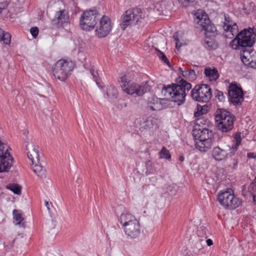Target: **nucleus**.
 <instances>
[{
    "label": "nucleus",
    "instance_id": "ea45409f",
    "mask_svg": "<svg viewBox=\"0 0 256 256\" xmlns=\"http://www.w3.org/2000/svg\"><path fill=\"white\" fill-rule=\"evenodd\" d=\"M250 188L253 190L254 192L256 193V178L251 183L248 189L250 190Z\"/></svg>",
    "mask_w": 256,
    "mask_h": 256
},
{
    "label": "nucleus",
    "instance_id": "39448f33",
    "mask_svg": "<svg viewBox=\"0 0 256 256\" xmlns=\"http://www.w3.org/2000/svg\"><path fill=\"white\" fill-rule=\"evenodd\" d=\"M118 81L122 90L128 94H136L138 96H141L150 90V86L147 83L140 85L135 83H130V80L124 74H121Z\"/></svg>",
    "mask_w": 256,
    "mask_h": 256
},
{
    "label": "nucleus",
    "instance_id": "2f4dec72",
    "mask_svg": "<svg viewBox=\"0 0 256 256\" xmlns=\"http://www.w3.org/2000/svg\"><path fill=\"white\" fill-rule=\"evenodd\" d=\"M207 112L206 108V106H201L198 105L196 110L194 111V115L196 117H198Z\"/></svg>",
    "mask_w": 256,
    "mask_h": 256
},
{
    "label": "nucleus",
    "instance_id": "8fccbe9b",
    "mask_svg": "<svg viewBox=\"0 0 256 256\" xmlns=\"http://www.w3.org/2000/svg\"><path fill=\"white\" fill-rule=\"evenodd\" d=\"M2 9L0 8V14L2 13Z\"/></svg>",
    "mask_w": 256,
    "mask_h": 256
},
{
    "label": "nucleus",
    "instance_id": "20e7f679",
    "mask_svg": "<svg viewBox=\"0 0 256 256\" xmlns=\"http://www.w3.org/2000/svg\"><path fill=\"white\" fill-rule=\"evenodd\" d=\"M215 121L218 128L222 132H227L232 130L234 116L224 109H218L215 113Z\"/></svg>",
    "mask_w": 256,
    "mask_h": 256
},
{
    "label": "nucleus",
    "instance_id": "f704fd0d",
    "mask_svg": "<svg viewBox=\"0 0 256 256\" xmlns=\"http://www.w3.org/2000/svg\"><path fill=\"white\" fill-rule=\"evenodd\" d=\"M155 50L158 52V56L159 58L161 59L168 66H170V62L164 54L156 48H155Z\"/></svg>",
    "mask_w": 256,
    "mask_h": 256
},
{
    "label": "nucleus",
    "instance_id": "473e14b6",
    "mask_svg": "<svg viewBox=\"0 0 256 256\" xmlns=\"http://www.w3.org/2000/svg\"><path fill=\"white\" fill-rule=\"evenodd\" d=\"M159 154L160 158H164L167 160H170L171 158V155L169 151L165 147H162Z\"/></svg>",
    "mask_w": 256,
    "mask_h": 256
},
{
    "label": "nucleus",
    "instance_id": "2eb2a0df",
    "mask_svg": "<svg viewBox=\"0 0 256 256\" xmlns=\"http://www.w3.org/2000/svg\"><path fill=\"white\" fill-rule=\"evenodd\" d=\"M228 96L234 105L241 104L244 100V93L241 88L232 83L228 87Z\"/></svg>",
    "mask_w": 256,
    "mask_h": 256
},
{
    "label": "nucleus",
    "instance_id": "a18cd8bd",
    "mask_svg": "<svg viewBox=\"0 0 256 256\" xmlns=\"http://www.w3.org/2000/svg\"><path fill=\"white\" fill-rule=\"evenodd\" d=\"M45 205H46V208H47L48 210H50V207H49V204H48V201H45Z\"/></svg>",
    "mask_w": 256,
    "mask_h": 256
},
{
    "label": "nucleus",
    "instance_id": "72a5a7b5",
    "mask_svg": "<svg viewBox=\"0 0 256 256\" xmlns=\"http://www.w3.org/2000/svg\"><path fill=\"white\" fill-rule=\"evenodd\" d=\"M239 40L238 38V36L236 35V38L232 40L230 42V46L234 50L240 49L241 46L238 44Z\"/></svg>",
    "mask_w": 256,
    "mask_h": 256
},
{
    "label": "nucleus",
    "instance_id": "79ce46f5",
    "mask_svg": "<svg viewBox=\"0 0 256 256\" xmlns=\"http://www.w3.org/2000/svg\"><path fill=\"white\" fill-rule=\"evenodd\" d=\"M247 156L250 158H256V154H254V152H249Z\"/></svg>",
    "mask_w": 256,
    "mask_h": 256
},
{
    "label": "nucleus",
    "instance_id": "c756f323",
    "mask_svg": "<svg viewBox=\"0 0 256 256\" xmlns=\"http://www.w3.org/2000/svg\"><path fill=\"white\" fill-rule=\"evenodd\" d=\"M204 46L206 48L209 50L216 49L218 46L217 44L215 42L214 40L208 38V36L204 39Z\"/></svg>",
    "mask_w": 256,
    "mask_h": 256
},
{
    "label": "nucleus",
    "instance_id": "9b49d317",
    "mask_svg": "<svg viewBox=\"0 0 256 256\" xmlns=\"http://www.w3.org/2000/svg\"><path fill=\"white\" fill-rule=\"evenodd\" d=\"M99 22L96 25L95 33L98 38L106 36L112 31L113 24L110 18L106 16L100 17Z\"/></svg>",
    "mask_w": 256,
    "mask_h": 256
},
{
    "label": "nucleus",
    "instance_id": "e433bc0d",
    "mask_svg": "<svg viewBox=\"0 0 256 256\" xmlns=\"http://www.w3.org/2000/svg\"><path fill=\"white\" fill-rule=\"evenodd\" d=\"M38 28L37 27H32L30 30V32L34 38L38 36Z\"/></svg>",
    "mask_w": 256,
    "mask_h": 256
},
{
    "label": "nucleus",
    "instance_id": "c85d7f7f",
    "mask_svg": "<svg viewBox=\"0 0 256 256\" xmlns=\"http://www.w3.org/2000/svg\"><path fill=\"white\" fill-rule=\"evenodd\" d=\"M0 40L6 44H9L11 42V35L0 28Z\"/></svg>",
    "mask_w": 256,
    "mask_h": 256
},
{
    "label": "nucleus",
    "instance_id": "ddd939ff",
    "mask_svg": "<svg viewBox=\"0 0 256 256\" xmlns=\"http://www.w3.org/2000/svg\"><path fill=\"white\" fill-rule=\"evenodd\" d=\"M194 22L197 24V28H199L202 32L206 35L210 34H214L216 32V28L214 26L211 24L210 21L207 14H203L201 16H196L194 19Z\"/></svg>",
    "mask_w": 256,
    "mask_h": 256
},
{
    "label": "nucleus",
    "instance_id": "9d476101",
    "mask_svg": "<svg viewBox=\"0 0 256 256\" xmlns=\"http://www.w3.org/2000/svg\"><path fill=\"white\" fill-rule=\"evenodd\" d=\"M9 146L0 140V172H7L12 166V158L8 152Z\"/></svg>",
    "mask_w": 256,
    "mask_h": 256
},
{
    "label": "nucleus",
    "instance_id": "f3484780",
    "mask_svg": "<svg viewBox=\"0 0 256 256\" xmlns=\"http://www.w3.org/2000/svg\"><path fill=\"white\" fill-rule=\"evenodd\" d=\"M26 149L28 151L27 156L31 161L32 164L39 163V152L38 146L34 144L32 139L28 141L26 144Z\"/></svg>",
    "mask_w": 256,
    "mask_h": 256
},
{
    "label": "nucleus",
    "instance_id": "393cba45",
    "mask_svg": "<svg viewBox=\"0 0 256 256\" xmlns=\"http://www.w3.org/2000/svg\"><path fill=\"white\" fill-rule=\"evenodd\" d=\"M198 74V71L196 72L194 70H185L182 72V76L190 80H194Z\"/></svg>",
    "mask_w": 256,
    "mask_h": 256
},
{
    "label": "nucleus",
    "instance_id": "dca6fc26",
    "mask_svg": "<svg viewBox=\"0 0 256 256\" xmlns=\"http://www.w3.org/2000/svg\"><path fill=\"white\" fill-rule=\"evenodd\" d=\"M240 52V58L244 64L256 68V52L244 50Z\"/></svg>",
    "mask_w": 256,
    "mask_h": 256
},
{
    "label": "nucleus",
    "instance_id": "c9c22d12",
    "mask_svg": "<svg viewBox=\"0 0 256 256\" xmlns=\"http://www.w3.org/2000/svg\"><path fill=\"white\" fill-rule=\"evenodd\" d=\"M174 38L176 41V48L178 50L182 46V43L178 38V32H176L174 35Z\"/></svg>",
    "mask_w": 256,
    "mask_h": 256
},
{
    "label": "nucleus",
    "instance_id": "a878e982",
    "mask_svg": "<svg viewBox=\"0 0 256 256\" xmlns=\"http://www.w3.org/2000/svg\"><path fill=\"white\" fill-rule=\"evenodd\" d=\"M234 140H236V144L232 146V148L230 147V154L232 156L234 154L235 152L238 150V146L240 144L242 138L241 134L240 132H236L234 136Z\"/></svg>",
    "mask_w": 256,
    "mask_h": 256
},
{
    "label": "nucleus",
    "instance_id": "1a4fd4ad",
    "mask_svg": "<svg viewBox=\"0 0 256 256\" xmlns=\"http://www.w3.org/2000/svg\"><path fill=\"white\" fill-rule=\"evenodd\" d=\"M212 96V90L206 84L196 86L191 91L192 98L199 102H206L211 98Z\"/></svg>",
    "mask_w": 256,
    "mask_h": 256
},
{
    "label": "nucleus",
    "instance_id": "a211bd4d",
    "mask_svg": "<svg viewBox=\"0 0 256 256\" xmlns=\"http://www.w3.org/2000/svg\"><path fill=\"white\" fill-rule=\"evenodd\" d=\"M195 146L202 152H206L210 150L213 144V142L212 138H207L204 140H195Z\"/></svg>",
    "mask_w": 256,
    "mask_h": 256
},
{
    "label": "nucleus",
    "instance_id": "f03ea898",
    "mask_svg": "<svg viewBox=\"0 0 256 256\" xmlns=\"http://www.w3.org/2000/svg\"><path fill=\"white\" fill-rule=\"evenodd\" d=\"M176 82L171 86H164L162 88V92L166 96H170L172 101L180 105L185 102L186 92L191 89L192 85L181 78H178Z\"/></svg>",
    "mask_w": 256,
    "mask_h": 256
},
{
    "label": "nucleus",
    "instance_id": "423d86ee",
    "mask_svg": "<svg viewBox=\"0 0 256 256\" xmlns=\"http://www.w3.org/2000/svg\"><path fill=\"white\" fill-rule=\"evenodd\" d=\"M74 64L64 60H58L52 67L53 75L61 82L65 80L70 76V72L74 69Z\"/></svg>",
    "mask_w": 256,
    "mask_h": 256
},
{
    "label": "nucleus",
    "instance_id": "5701e85b",
    "mask_svg": "<svg viewBox=\"0 0 256 256\" xmlns=\"http://www.w3.org/2000/svg\"><path fill=\"white\" fill-rule=\"evenodd\" d=\"M32 171L40 178H45L46 176V169L39 163L32 164Z\"/></svg>",
    "mask_w": 256,
    "mask_h": 256
},
{
    "label": "nucleus",
    "instance_id": "c03bdc74",
    "mask_svg": "<svg viewBox=\"0 0 256 256\" xmlns=\"http://www.w3.org/2000/svg\"><path fill=\"white\" fill-rule=\"evenodd\" d=\"M252 197H253V201L256 204V193L252 192Z\"/></svg>",
    "mask_w": 256,
    "mask_h": 256
},
{
    "label": "nucleus",
    "instance_id": "f8f14e48",
    "mask_svg": "<svg viewBox=\"0 0 256 256\" xmlns=\"http://www.w3.org/2000/svg\"><path fill=\"white\" fill-rule=\"evenodd\" d=\"M141 17L140 10L138 8H132L127 10L121 18L120 26L125 30L130 25L136 24Z\"/></svg>",
    "mask_w": 256,
    "mask_h": 256
},
{
    "label": "nucleus",
    "instance_id": "37998d69",
    "mask_svg": "<svg viewBox=\"0 0 256 256\" xmlns=\"http://www.w3.org/2000/svg\"><path fill=\"white\" fill-rule=\"evenodd\" d=\"M206 242L208 246H211L213 244L212 240L211 239H208L206 240Z\"/></svg>",
    "mask_w": 256,
    "mask_h": 256
},
{
    "label": "nucleus",
    "instance_id": "6ab92c4d",
    "mask_svg": "<svg viewBox=\"0 0 256 256\" xmlns=\"http://www.w3.org/2000/svg\"><path fill=\"white\" fill-rule=\"evenodd\" d=\"M212 132L209 131L208 128H195L193 130L192 135L194 138V140H204L210 138Z\"/></svg>",
    "mask_w": 256,
    "mask_h": 256
},
{
    "label": "nucleus",
    "instance_id": "f257e3e1",
    "mask_svg": "<svg viewBox=\"0 0 256 256\" xmlns=\"http://www.w3.org/2000/svg\"><path fill=\"white\" fill-rule=\"evenodd\" d=\"M224 22L222 26L224 32V36L231 39L237 34L239 40L238 44L242 48L252 46L256 40V29L244 30L238 34V27L236 23L228 16L224 14Z\"/></svg>",
    "mask_w": 256,
    "mask_h": 256
},
{
    "label": "nucleus",
    "instance_id": "b1692460",
    "mask_svg": "<svg viewBox=\"0 0 256 256\" xmlns=\"http://www.w3.org/2000/svg\"><path fill=\"white\" fill-rule=\"evenodd\" d=\"M204 74L210 81L216 80L218 76V71L216 68H214L212 69L210 68H206L204 70Z\"/></svg>",
    "mask_w": 256,
    "mask_h": 256
},
{
    "label": "nucleus",
    "instance_id": "58836bf2",
    "mask_svg": "<svg viewBox=\"0 0 256 256\" xmlns=\"http://www.w3.org/2000/svg\"><path fill=\"white\" fill-rule=\"evenodd\" d=\"M216 96L218 98L220 101L222 102L224 100V96L222 92L218 91Z\"/></svg>",
    "mask_w": 256,
    "mask_h": 256
},
{
    "label": "nucleus",
    "instance_id": "4be33fe9",
    "mask_svg": "<svg viewBox=\"0 0 256 256\" xmlns=\"http://www.w3.org/2000/svg\"><path fill=\"white\" fill-rule=\"evenodd\" d=\"M228 156V152L226 150L222 149L219 146L214 147L212 150V156L216 161L224 160Z\"/></svg>",
    "mask_w": 256,
    "mask_h": 256
},
{
    "label": "nucleus",
    "instance_id": "aec40b11",
    "mask_svg": "<svg viewBox=\"0 0 256 256\" xmlns=\"http://www.w3.org/2000/svg\"><path fill=\"white\" fill-rule=\"evenodd\" d=\"M162 99L154 96L148 98L147 100L148 108L152 110H159L162 108L161 102Z\"/></svg>",
    "mask_w": 256,
    "mask_h": 256
},
{
    "label": "nucleus",
    "instance_id": "bb28decb",
    "mask_svg": "<svg viewBox=\"0 0 256 256\" xmlns=\"http://www.w3.org/2000/svg\"><path fill=\"white\" fill-rule=\"evenodd\" d=\"M12 214L16 222V224L20 226H24V224L22 222L24 218L22 217V214L19 212V211L16 209L13 210Z\"/></svg>",
    "mask_w": 256,
    "mask_h": 256
},
{
    "label": "nucleus",
    "instance_id": "cd10ccee",
    "mask_svg": "<svg viewBox=\"0 0 256 256\" xmlns=\"http://www.w3.org/2000/svg\"><path fill=\"white\" fill-rule=\"evenodd\" d=\"M118 91L113 86H110L106 90V94L108 98L115 99L118 96Z\"/></svg>",
    "mask_w": 256,
    "mask_h": 256
},
{
    "label": "nucleus",
    "instance_id": "412c9836",
    "mask_svg": "<svg viewBox=\"0 0 256 256\" xmlns=\"http://www.w3.org/2000/svg\"><path fill=\"white\" fill-rule=\"evenodd\" d=\"M156 120L152 117H149L146 118H142L140 120V129L142 132L144 130H150L153 128L156 124Z\"/></svg>",
    "mask_w": 256,
    "mask_h": 256
},
{
    "label": "nucleus",
    "instance_id": "6e6552de",
    "mask_svg": "<svg viewBox=\"0 0 256 256\" xmlns=\"http://www.w3.org/2000/svg\"><path fill=\"white\" fill-rule=\"evenodd\" d=\"M218 200L221 205L228 209H235L240 204V201L234 196L231 189H228L220 193L218 196Z\"/></svg>",
    "mask_w": 256,
    "mask_h": 256
},
{
    "label": "nucleus",
    "instance_id": "0eeeda50",
    "mask_svg": "<svg viewBox=\"0 0 256 256\" xmlns=\"http://www.w3.org/2000/svg\"><path fill=\"white\" fill-rule=\"evenodd\" d=\"M100 17V15L96 10H85L80 18V26L84 30H92L96 26Z\"/></svg>",
    "mask_w": 256,
    "mask_h": 256
},
{
    "label": "nucleus",
    "instance_id": "49530a36",
    "mask_svg": "<svg viewBox=\"0 0 256 256\" xmlns=\"http://www.w3.org/2000/svg\"><path fill=\"white\" fill-rule=\"evenodd\" d=\"M184 158L183 156H180L178 158L179 160L181 162H182L184 160Z\"/></svg>",
    "mask_w": 256,
    "mask_h": 256
},
{
    "label": "nucleus",
    "instance_id": "de8ad7c7",
    "mask_svg": "<svg viewBox=\"0 0 256 256\" xmlns=\"http://www.w3.org/2000/svg\"><path fill=\"white\" fill-rule=\"evenodd\" d=\"M166 1H164V0H162V2H161L160 4V6H165V5H166Z\"/></svg>",
    "mask_w": 256,
    "mask_h": 256
},
{
    "label": "nucleus",
    "instance_id": "7ed1b4c3",
    "mask_svg": "<svg viewBox=\"0 0 256 256\" xmlns=\"http://www.w3.org/2000/svg\"><path fill=\"white\" fill-rule=\"evenodd\" d=\"M119 222L128 238H136L140 236V224L134 216L129 213H123L119 218Z\"/></svg>",
    "mask_w": 256,
    "mask_h": 256
},
{
    "label": "nucleus",
    "instance_id": "a19ab883",
    "mask_svg": "<svg viewBox=\"0 0 256 256\" xmlns=\"http://www.w3.org/2000/svg\"><path fill=\"white\" fill-rule=\"evenodd\" d=\"M182 3L185 6H188L190 3H192L194 0H180Z\"/></svg>",
    "mask_w": 256,
    "mask_h": 256
},
{
    "label": "nucleus",
    "instance_id": "4468645a",
    "mask_svg": "<svg viewBox=\"0 0 256 256\" xmlns=\"http://www.w3.org/2000/svg\"><path fill=\"white\" fill-rule=\"evenodd\" d=\"M69 20L68 12L65 10H60L56 12L54 17L52 20V28H63L64 24H67Z\"/></svg>",
    "mask_w": 256,
    "mask_h": 256
},
{
    "label": "nucleus",
    "instance_id": "4c0bfd02",
    "mask_svg": "<svg viewBox=\"0 0 256 256\" xmlns=\"http://www.w3.org/2000/svg\"><path fill=\"white\" fill-rule=\"evenodd\" d=\"M90 73L93 76V78L94 80V81L96 82V83L98 84L99 83V80L98 78V72L96 71H95L94 69H92L90 70Z\"/></svg>",
    "mask_w": 256,
    "mask_h": 256
},
{
    "label": "nucleus",
    "instance_id": "09e8293b",
    "mask_svg": "<svg viewBox=\"0 0 256 256\" xmlns=\"http://www.w3.org/2000/svg\"><path fill=\"white\" fill-rule=\"evenodd\" d=\"M178 71L180 72L182 74V72L184 71V70H182V68L181 67H179L178 68Z\"/></svg>",
    "mask_w": 256,
    "mask_h": 256
},
{
    "label": "nucleus",
    "instance_id": "7c9ffc66",
    "mask_svg": "<svg viewBox=\"0 0 256 256\" xmlns=\"http://www.w3.org/2000/svg\"><path fill=\"white\" fill-rule=\"evenodd\" d=\"M7 189L12 191L14 194H21V187L16 184H10L6 186Z\"/></svg>",
    "mask_w": 256,
    "mask_h": 256
}]
</instances>
